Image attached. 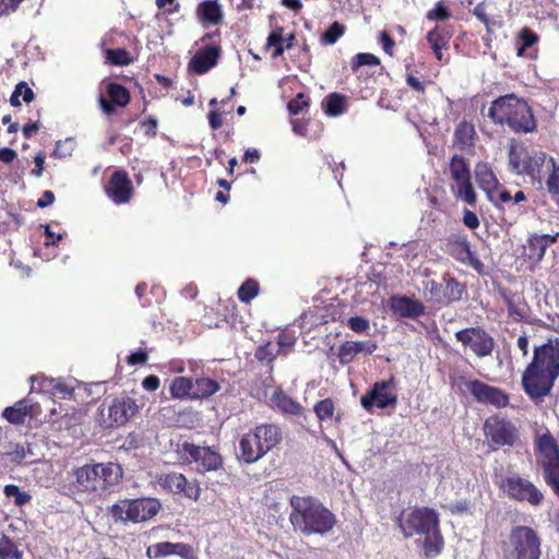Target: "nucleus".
Here are the masks:
<instances>
[{
    "label": "nucleus",
    "mask_w": 559,
    "mask_h": 559,
    "mask_svg": "<svg viewBox=\"0 0 559 559\" xmlns=\"http://www.w3.org/2000/svg\"><path fill=\"white\" fill-rule=\"evenodd\" d=\"M72 479L63 486V493L76 501H94L109 493L120 481L122 468L119 464H85L75 468Z\"/></svg>",
    "instance_id": "1"
},
{
    "label": "nucleus",
    "mask_w": 559,
    "mask_h": 559,
    "mask_svg": "<svg viewBox=\"0 0 559 559\" xmlns=\"http://www.w3.org/2000/svg\"><path fill=\"white\" fill-rule=\"evenodd\" d=\"M559 377V340L534 348L532 361L522 376V386L528 397L538 403L550 394Z\"/></svg>",
    "instance_id": "2"
},
{
    "label": "nucleus",
    "mask_w": 559,
    "mask_h": 559,
    "mask_svg": "<svg viewBox=\"0 0 559 559\" xmlns=\"http://www.w3.org/2000/svg\"><path fill=\"white\" fill-rule=\"evenodd\" d=\"M290 508L289 521L292 525L305 535H324L336 523L335 515L313 497L293 496Z\"/></svg>",
    "instance_id": "3"
},
{
    "label": "nucleus",
    "mask_w": 559,
    "mask_h": 559,
    "mask_svg": "<svg viewBox=\"0 0 559 559\" xmlns=\"http://www.w3.org/2000/svg\"><path fill=\"white\" fill-rule=\"evenodd\" d=\"M488 117L495 123L506 124L516 133H528L536 129V120L531 107L514 94L495 99L488 109Z\"/></svg>",
    "instance_id": "4"
},
{
    "label": "nucleus",
    "mask_w": 559,
    "mask_h": 559,
    "mask_svg": "<svg viewBox=\"0 0 559 559\" xmlns=\"http://www.w3.org/2000/svg\"><path fill=\"white\" fill-rule=\"evenodd\" d=\"M282 441V430L275 424H262L243 433L238 442L237 457L246 464H253Z\"/></svg>",
    "instance_id": "5"
},
{
    "label": "nucleus",
    "mask_w": 559,
    "mask_h": 559,
    "mask_svg": "<svg viewBox=\"0 0 559 559\" xmlns=\"http://www.w3.org/2000/svg\"><path fill=\"white\" fill-rule=\"evenodd\" d=\"M501 549L506 559H540L542 539L531 526L514 525Z\"/></svg>",
    "instance_id": "6"
},
{
    "label": "nucleus",
    "mask_w": 559,
    "mask_h": 559,
    "mask_svg": "<svg viewBox=\"0 0 559 559\" xmlns=\"http://www.w3.org/2000/svg\"><path fill=\"white\" fill-rule=\"evenodd\" d=\"M554 158L540 151L528 152L511 147L509 152V166L518 175H526L532 180L540 181L554 168Z\"/></svg>",
    "instance_id": "7"
},
{
    "label": "nucleus",
    "mask_w": 559,
    "mask_h": 559,
    "mask_svg": "<svg viewBox=\"0 0 559 559\" xmlns=\"http://www.w3.org/2000/svg\"><path fill=\"white\" fill-rule=\"evenodd\" d=\"M162 509L156 498L122 499L111 507V516L115 522L142 523L153 519Z\"/></svg>",
    "instance_id": "8"
},
{
    "label": "nucleus",
    "mask_w": 559,
    "mask_h": 559,
    "mask_svg": "<svg viewBox=\"0 0 559 559\" xmlns=\"http://www.w3.org/2000/svg\"><path fill=\"white\" fill-rule=\"evenodd\" d=\"M537 461L544 469L546 483L559 495V448L549 431L537 436Z\"/></svg>",
    "instance_id": "9"
},
{
    "label": "nucleus",
    "mask_w": 559,
    "mask_h": 559,
    "mask_svg": "<svg viewBox=\"0 0 559 559\" xmlns=\"http://www.w3.org/2000/svg\"><path fill=\"white\" fill-rule=\"evenodd\" d=\"M403 535L409 538L414 535H429L439 526V515L430 508H415L403 512L397 519Z\"/></svg>",
    "instance_id": "10"
},
{
    "label": "nucleus",
    "mask_w": 559,
    "mask_h": 559,
    "mask_svg": "<svg viewBox=\"0 0 559 559\" xmlns=\"http://www.w3.org/2000/svg\"><path fill=\"white\" fill-rule=\"evenodd\" d=\"M180 460L185 463H195L199 471H216L222 466L221 455L209 447H199L183 442L177 450Z\"/></svg>",
    "instance_id": "11"
},
{
    "label": "nucleus",
    "mask_w": 559,
    "mask_h": 559,
    "mask_svg": "<svg viewBox=\"0 0 559 559\" xmlns=\"http://www.w3.org/2000/svg\"><path fill=\"white\" fill-rule=\"evenodd\" d=\"M501 489L510 499L516 501H526L531 506H539L544 499L540 490L528 479L519 475H512L504 478L501 483Z\"/></svg>",
    "instance_id": "12"
},
{
    "label": "nucleus",
    "mask_w": 559,
    "mask_h": 559,
    "mask_svg": "<svg viewBox=\"0 0 559 559\" xmlns=\"http://www.w3.org/2000/svg\"><path fill=\"white\" fill-rule=\"evenodd\" d=\"M455 337L478 358L490 356L495 348L493 337L479 326L460 330L455 333Z\"/></svg>",
    "instance_id": "13"
},
{
    "label": "nucleus",
    "mask_w": 559,
    "mask_h": 559,
    "mask_svg": "<svg viewBox=\"0 0 559 559\" xmlns=\"http://www.w3.org/2000/svg\"><path fill=\"white\" fill-rule=\"evenodd\" d=\"M396 402L397 396L393 378L376 382L371 390L360 399L361 406L367 411H370L373 406L378 408L394 406Z\"/></svg>",
    "instance_id": "14"
},
{
    "label": "nucleus",
    "mask_w": 559,
    "mask_h": 559,
    "mask_svg": "<svg viewBox=\"0 0 559 559\" xmlns=\"http://www.w3.org/2000/svg\"><path fill=\"white\" fill-rule=\"evenodd\" d=\"M468 392L479 403L503 407L509 403L508 395L496 386L488 385L479 380H465L462 378Z\"/></svg>",
    "instance_id": "15"
},
{
    "label": "nucleus",
    "mask_w": 559,
    "mask_h": 559,
    "mask_svg": "<svg viewBox=\"0 0 559 559\" xmlns=\"http://www.w3.org/2000/svg\"><path fill=\"white\" fill-rule=\"evenodd\" d=\"M484 430L486 437L493 443V450L502 445H513L518 438L515 427L512 424L497 418L487 419Z\"/></svg>",
    "instance_id": "16"
},
{
    "label": "nucleus",
    "mask_w": 559,
    "mask_h": 559,
    "mask_svg": "<svg viewBox=\"0 0 559 559\" xmlns=\"http://www.w3.org/2000/svg\"><path fill=\"white\" fill-rule=\"evenodd\" d=\"M136 411L138 405L135 401L129 396H124L115 399L107 408L103 407L100 415L105 417L107 414L108 419L104 421L108 427L122 426Z\"/></svg>",
    "instance_id": "17"
},
{
    "label": "nucleus",
    "mask_w": 559,
    "mask_h": 559,
    "mask_svg": "<svg viewBox=\"0 0 559 559\" xmlns=\"http://www.w3.org/2000/svg\"><path fill=\"white\" fill-rule=\"evenodd\" d=\"M158 485L171 493H183L187 498L197 500L200 496V487L195 480H188L180 473L164 474L158 477Z\"/></svg>",
    "instance_id": "18"
},
{
    "label": "nucleus",
    "mask_w": 559,
    "mask_h": 559,
    "mask_svg": "<svg viewBox=\"0 0 559 559\" xmlns=\"http://www.w3.org/2000/svg\"><path fill=\"white\" fill-rule=\"evenodd\" d=\"M448 252L457 261L473 266L480 272L483 263L471 251L469 242L466 236L452 235L447 243Z\"/></svg>",
    "instance_id": "19"
},
{
    "label": "nucleus",
    "mask_w": 559,
    "mask_h": 559,
    "mask_svg": "<svg viewBox=\"0 0 559 559\" xmlns=\"http://www.w3.org/2000/svg\"><path fill=\"white\" fill-rule=\"evenodd\" d=\"M107 195L116 203H127L132 193V183L126 171H115L106 187Z\"/></svg>",
    "instance_id": "20"
},
{
    "label": "nucleus",
    "mask_w": 559,
    "mask_h": 559,
    "mask_svg": "<svg viewBox=\"0 0 559 559\" xmlns=\"http://www.w3.org/2000/svg\"><path fill=\"white\" fill-rule=\"evenodd\" d=\"M392 311L402 317L415 319L425 313V306L416 300L406 296H395L391 298Z\"/></svg>",
    "instance_id": "21"
},
{
    "label": "nucleus",
    "mask_w": 559,
    "mask_h": 559,
    "mask_svg": "<svg viewBox=\"0 0 559 559\" xmlns=\"http://www.w3.org/2000/svg\"><path fill=\"white\" fill-rule=\"evenodd\" d=\"M378 348L372 341L367 342H345L338 347L337 357L342 365H348L354 360L356 355L364 353L371 355Z\"/></svg>",
    "instance_id": "22"
},
{
    "label": "nucleus",
    "mask_w": 559,
    "mask_h": 559,
    "mask_svg": "<svg viewBox=\"0 0 559 559\" xmlns=\"http://www.w3.org/2000/svg\"><path fill=\"white\" fill-rule=\"evenodd\" d=\"M219 48L206 46L199 50L190 60L189 67L198 74H204L217 63Z\"/></svg>",
    "instance_id": "23"
},
{
    "label": "nucleus",
    "mask_w": 559,
    "mask_h": 559,
    "mask_svg": "<svg viewBox=\"0 0 559 559\" xmlns=\"http://www.w3.org/2000/svg\"><path fill=\"white\" fill-rule=\"evenodd\" d=\"M559 238V233L556 235H538L533 234L527 238L526 250L527 255L532 260L540 261L549 246L555 243Z\"/></svg>",
    "instance_id": "24"
},
{
    "label": "nucleus",
    "mask_w": 559,
    "mask_h": 559,
    "mask_svg": "<svg viewBox=\"0 0 559 559\" xmlns=\"http://www.w3.org/2000/svg\"><path fill=\"white\" fill-rule=\"evenodd\" d=\"M475 177L488 199L495 202V193L499 182L490 166L486 163H478L475 167Z\"/></svg>",
    "instance_id": "25"
},
{
    "label": "nucleus",
    "mask_w": 559,
    "mask_h": 559,
    "mask_svg": "<svg viewBox=\"0 0 559 559\" xmlns=\"http://www.w3.org/2000/svg\"><path fill=\"white\" fill-rule=\"evenodd\" d=\"M190 552V547L182 543H170V542H163L153 544L147 547L146 555L150 558H162L167 557L170 555H178L182 558L188 557Z\"/></svg>",
    "instance_id": "26"
},
{
    "label": "nucleus",
    "mask_w": 559,
    "mask_h": 559,
    "mask_svg": "<svg viewBox=\"0 0 559 559\" xmlns=\"http://www.w3.org/2000/svg\"><path fill=\"white\" fill-rule=\"evenodd\" d=\"M270 400L273 407L283 414L294 416L302 415L304 407L281 389H276Z\"/></svg>",
    "instance_id": "27"
},
{
    "label": "nucleus",
    "mask_w": 559,
    "mask_h": 559,
    "mask_svg": "<svg viewBox=\"0 0 559 559\" xmlns=\"http://www.w3.org/2000/svg\"><path fill=\"white\" fill-rule=\"evenodd\" d=\"M33 406L34 404L29 399H23L16 402L13 406L4 408L2 416L11 424H23L28 414L33 415Z\"/></svg>",
    "instance_id": "28"
},
{
    "label": "nucleus",
    "mask_w": 559,
    "mask_h": 559,
    "mask_svg": "<svg viewBox=\"0 0 559 559\" xmlns=\"http://www.w3.org/2000/svg\"><path fill=\"white\" fill-rule=\"evenodd\" d=\"M199 19L203 23L217 25L223 20L222 8L217 0H205L198 7Z\"/></svg>",
    "instance_id": "29"
},
{
    "label": "nucleus",
    "mask_w": 559,
    "mask_h": 559,
    "mask_svg": "<svg viewBox=\"0 0 559 559\" xmlns=\"http://www.w3.org/2000/svg\"><path fill=\"white\" fill-rule=\"evenodd\" d=\"M219 390V384L210 378H198L193 381L192 399H204Z\"/></svg>",
    "instance_id": "30"
},
{
    "label": "nucleus",
    "mask_w": 559,
    "mask_h": 559,
    "mask_svg": "<svg viewBox=\"0 0 559 559\" xmlns=\"http://www.w3.org/2000/svg\"><path fill=\"white\" fill-rule=\"evenodd\" d=\"M443 304H451L462 299L464 286L453 277L443 278Z\"/></svg>",
    "instance_id": "31"
},
{
    "label": "nucleus",
    "mask_w": 559,
    "mask_h": 559,
    "mask_svg": "<svg viewBox=\"0 0 559 559\" xmlns=\"http://www.w3.org/2000/svg\"><path fill=\"white\" fill-rule=\"evenodd\" d=\"M449 169L454 182L471 178L468 162L460 155H454L452 157Z\"/></svg>",
    "instance_id": "32"
},
{
    "label": "nucleus",
    "mask_w": 559,
    "mask_h": 559,
    "mask_svg": "<svg viewBox=\"0 0 559 559\" xmlns=\"http://www.w3.org/2000/svg\"><path fill=\"white\" fill-rule=\"evenodd\" d=\"M475 128L472 123L461 122L454 132L455 142L462 148L469 147L474 144Z\"/></svg>",
    "instance_id": "33"
},
{
    "label": "nucleus",
    "mask_w": 559,
    "mask_h": 559,
    "mask_svg": "<svg viewBox=\"0 0 559 559\" xmlns=\"http://www.w3.org/2000/svg\"><path fill=\"white\" fill-rule=\"evenodd\" d=\"M193 380L186 377H178L173 380L170 385L171 396L175 399H192Z\"/></svg>",
    "instance_id": "34"
},
{
    "label": "nucleus",
    "mask_w": 559,
    "mask_h": 559,
    "mask_svg": "<svg viewBox=\"0 0 559 559\" xmlns=\"http://www.w3.org/2000/svg\"><path fill=\"white\" fill-rule=\"evenodd\" d=\"M424 549L427 557L439 555L443 548V538L440 534L439 526L429 535H425Z\"/></svg>",
    "instance_id": "35"
},
{
    "label": "nucleus",
    "mask_w": 559,
    "mask_h": 559,
    "mask_svg": "<svg viewBox=\"0 0 559 559\" xmlns=\"http://www.w3.org/2000/svg\"><path fill=\"white\" fill-rule=\"evenodd\" d=\"M108 95L116 106L124 107L130 102L129 91L119 83L110 82L107 85Z\"/></svg>",
    "instance_id": "36"
},
{
    "label": "nucleus",
    "mask_w": 559,
    "mask_h": 559,
    "mask_svg": "<svg viewBox=\"0 0 559 559\" xmlns=\"http://www.w3.org/2000/svg\"><path fill=\"white\" fill-rule=\"evenodd\" d=\"M454 194L457 199L463 200L468 205H474L476 202V194L471 182V178L455 182L453 187Z\"/></svg>",
    "instance_id": "37"
},
{
    "label": "nucleus",
    "mask_w": 559,
    "mask_h": 559,
    "mask_svg": "<svg viewBox=\"0 0 559 559\" xmlns=\"http://www.w3.org/2000/svg\"><path fill=\"white\" fill-rule=\"evenodd\" d=\"M345 97L337 93H332L323 102L324 111L328 116L336 117L344 112Z\"/></svg>",
    "instance_id": "38"
},
{
    "label": "nucleus",
    "mask_w": 559,
    "mask_h": 559,
    "mask_svg": "<svg viewBox=\"0 0 559 559\" xmlns=\"http://www.w3.org/2000/svg\"><path fill=\"white\" fill-rule=\"evenodd\" d=\"M23 552L7 535H0V559H22Z\"/></svg>",
    "instance_id": "39"
},
{
    "label": "nucleus",
    "mask_w": 559,
    "mask_h": 559,
    "mask_svg": "<svg viewBox=\"0 0 559 559\" xmlns=\"http://www.w3.org/2000/svg\"><path fill=\"white\" fill-rule=\"evenodd\" d=\"M451 34L445 26L437 25L427 34V40L431 47L448 46Z\"/></svg>",
    "instance_id": "40"
},
{
    "label": "nucleus",
    "mask_w": 559,
    "mask_h": 559,
    "mask_svg": "<svg viewBox=\"0 0 559 559\" xmlns=\"http://www.w3.org/2000/svg\"><path fill=\"white\" fill-rule=\"evenodd\" d=\"M3 493L7 498H13L14 504L17 507L25 506L32 499V496L28 492L22 491L16 485L13 484L5 485L3 488Z\"/></svg>",
    "instance_id": "41"
},
{
    "label": "nucleus",
    "mask_w": 559,
    "mask_h": 559,
    "mask_svg": "<svg viewBox=\"0 0 559 559\" xmlns=\"http://www.w3.org/2000/svg\"><path fill=\"white\" fill-rule=\"evenodd\" d=\"M519 46H518V56L522 57L525 55V50L530 47H532L534 44L537 43L538 36L530 28H523L519 33Z\"/></svg>",
    "instance_id": "42"
},
{
    "label": "nucleus",
    "mask_w": 559,
    "mask_h": 559,
    "mask_svg": "<svg viewBox=\"0 0 559 559\" xmlns=\"http://www.w3.org/2000/svg\"><path fill=\"white\" fill-rule=\"evenodd\" d=\"M334 403L331 399L321 400L313 407L320 421L331 420L334 416Z\"/></svg>",
    "instance_id": "43"
},
{
    "label": "nucleus",
    "mask_w": 559,
    "mask_h": 559,
    "mask_svg": "<svg viewBox=\"0 0 559 559\" xmlns=\"http://www.w3.org/2000/svg\"><path fill=\"white\" fill-rule=\"evenodd\" d=\"M379 64H380V59L369 52H359V53L355 55L350 62V67L354 72H356L362 66L376 67Z\"/></svg>",
    "instance_id": "44"
},
{
    "label": "nucleus",
    "mask_w": 559,
    "mask_h": 559,
    "mask_svg": "<svg viewBox=\"0 0 559 559\" xmlns=\"http://www.w3.org/2000/svg\"><path fill=\"white\" fill-rule=\"evenodd\" d=\"M75 150V141L73 138H67L56 142V147L52 152V156L56 158L70 157Z\"/></svg>",
    "instance_id": "45"
},
{
    "label": "nucleus",
    "mask_w": 559,
    "mask_h": 559,
    "mask_svg": "<svg viewBox=\"0 0 559 559\" xmlns=\"http://www.w3.org/2000/svg\"><path fill=\"white\" fill-rule=\"evenodd\" d=\"M345 33V27L338 22H334L322 34L321 41L325 45H334Z\"/></svg>",
    "instance_id": "46"
},
{
    "label": "nucleus",
    "mask_w": 559,
    "mask_h": 559,
    "mask_svg": "<svg viewBox=\"0 0 559 559\" xmlns=\"http://www.w3.org/2000/svg\"><path fill=\"white\" fill-rule=\"evenodd\" d=\"M258 283L252 280H248L240 286L238 297L241 301L249 302L258 295Z\"/></svg>",
    "instance_id": "47"
},
{
    "label": "nucleus",
    "mask_w": 559,
    "mask_h": 559,
    "mask_svg": "<svg viewBox=\"0 0 559 559\" xmlns=\"http://www.w3.org/2000/svg\"><path fill=\"white\" fill-rule=\"evenodd\" d=\"M51 386L56 392L62 394V396L71 395L74 391V388L72 385H69L61 380H53V379H43L40 383V389L49 388Z\"/></svg>",
    "instance_id": "48"
},
{
    "label": "nucleus",
    "mask_w": 559,
    "mask_h": 559,
    "mask_svg": "<svg viewBox=\"0 0 559 559\" xmlns=\"http://www.w3.org/2000/svg\"><path fill=\"white\" fill-rule=\"evenodd\" d=\"M346 325L355 333L362 334L370 331V322L368 319L359 316L350 317L346 321Z\"/></svg>",
    "instance_id": "49"
},
{
    "label": "nucleus",
    "mask_w": 559,
    "mask_h": 559,
    "mask_svg": "<svg viewBox=\"0 0 559 559\" xmlns=\"http://www.w3.org/2000/svg\"><path fill=\"white\" fill-rule=\"evenodd\" d=\"M107 59L116 66H127L131 62L129 53L124 49H110L107 51Z\"/></svg>",
    "instance_id": "50"
},
{
    "label": "nucleus",
    "mask_w": 559,
    "mask_h": 559,
    "mask_svg": "<svg viewBox=\"0 0 559 559\" xmlns=\"http://www.w3.org/2000/svg\"><path fill=\"white\" fill-rule=\"evenodd\" d=\"M451 16L449 9L442 3L438 2L432 10L427 12L426 17L430 21H445Z\"/></svg>",
    "instance_id": "51"
},
{
    "label": "nucleus",
    "mask_w": 559,
    "mask_h": 559,
    "mask_svg": "<svg viewBox=\"0 0 559 559\" xmlns=\"http://www.w3.org/2000/svg\"><path fill=\"white\" fill-rule=\"evenodd\" d=\"M307 106H308V98L302 93H299L295 98L289 100L287 108L292 115H298Z\"/></svg>",
    "instance_id": "52"
},
{
    "label": "nucleus",
    "mask_w": 559,
    "mask_h": 559,
    "mask_svg": "<svg viewBox=\"0 0 559 559\" xmlns=\"http://www.w3.org/2000/svg\"><path fill=\"white\" fill-rule=\"evenodd\" d=\"M425 289L429 290L431 298L435 299L437 302L443 304V284L437 283L436 281H428L425 284Z\"/></svg>",
    "instance_id": "53"
},
{
    "label": "nucleus",
    "mask_w": 559,
    "mask_h": 559,
    "mask_svg": "<svg viewBox=\"0 0 559 559\" xmlns=\"http://www.w3.org/2000/svg\"><path fill=\"white\" fill-rule=\"evenodd\" d=\"M29 453V448H25V445L17 443L13 447L12 451L7 452V455L11 457L12 462L21 463Z\"/></svg>",
    "instance_id": "54"
},
{
    "label": "nucleus",
    "mask_w": 559,
    "mask_h": 559,
    "mask_svg": "<svg viewBox=\"0 0 559 559\" xmlns=\"http://www.w3.org/2000/svg\"><path fill=\"white\" fill-rule=\"evenodd\" d=\"M551 174L547 180V188L550 193L559 195V166L554 162V168L550 169Z\"/></svg>",
    "instance_id": "55"
},
{
    "label": "nucleus",
    "mask_w": 559,
    "mask_h": 559,
    "mask_svg": "<svg viewBox=\"0 0 559 559\" xmlns=\"http://www.w3.org/2000/svg\"><path fill=\"white\" fill-rule=\"evenodd\" d=\"M445 508L453 514H463L468 513L471 510V503L468 500L463 499L450 504H447Z\"/></svg>",
    "instance_id": "56"
},
{
    "label": "nucleus",
    "mask_w": 559,
    "mask_h": 559,
    "mask_svg": "<svg viewBox=\"0 0 559 559\" xmlns=\"http://www.w3.org/2000/svg\"><path fill=\"white\" fill-rule=\"evenodd\" d=\"M14 90L25 103H31L35 97L33 90L27 85L26 82L17 83Z\"/></svg>",
    "instance_id": "57"
},
{
    "label": "nucleus",
    "mask_w": 559,
    "mask_h": 559,
    "mask_svg": "<svg viewBox=\"0 0 559 559\" xmlns=\"http://www.w3.org/2000/svg\"><path fill=\"white\" fill-rule=\"evenodd\" d=\"M22 1L23 0H1L0 16L9 15L10 13L14 12Z\"/></svg>",
    "instance_id": "58"
},
{
    "label": "nucleus",
    "mask_w": 559,
    "mask_h": 559,
    "mask_svg": "<svg viewBox=\"0 0 559 559\" xmlns=\"http://www.w3.org/2000/svg\"><path fill=\"white\" fill-rule=\"evenodd\" d=\"M463 223L469 229H476L479 226V219H478L477 215L469 210H464Z\"/></svg>",
    "instance_id": "59"
},
{
    "label": "nucleus",
    "mask_w": 559,
    "mask_h": 559,
    "mask_svg": "<svg viewBox=\"0 0 559 559\" xmlns=\"http://www.w3.org/2000/svg\"><path fill=\"white\" fill-rule=\"evenodd\" d=\"M159 378L155 374H151V376H147L143 379L142 381V386L150 391V392H153V391H156L159 386Z\"/></svg>",
    "instance_id": "60"
},
{
    "label": "nucleus",
    "mask_w": 559,
    "mask_h": 559,
    "mask_svg": "<svg viewBox=\"0 0 559 559\" xmlns=\"http://www.w3.org/2000/svg\"><path fill=\"white\" fill-rule=\"evenodd\" d=\"M45 158H46V156L43 152H39L35 156V158H34L35 168L32 170L33 176L40 177L43 175Z\"/></svg>",
    "instance_id": "61"
},
{
    "label": "nucleus",
    "mask_w": 559,
    "mask_h": 559,
    "mask_svg": "<svg viewBox=\"0 0 559 559\" xmlns=\"http://www.w3.org/2000/svg\"><path fill=\"white\" fill-rule=\"evenodd\" d=\"M284 43L283 28L277 27L267 37L266 45L269 47Z\"/></svg>",
    "instance_id": "62"
},
{
    "label": "nucleus",
    "mask_w": 559,
    "mask_h": 559,
    "mask_svg": "<svg viewBox=\"0 0 559 559\" xmlns=\"http://www.w3.org/2000/svg\"><path fill=\"white\" fill-rule=\"evenodd\" d=\"M147 361V354L143 350L132 353L128 357V364L130 365H143Z\"/></svg>",
    "instance_id": "63"
},
{
    "label": "nucleus",
    "mask_w": 559,
    "mask_h": 559,
    "mask_svg": "<svg viewBox=\"0 0 559 559\" xmlns=\"http://www.w3.org/2000/svg\"><path fill=\"white\" fill-rule=\"evenodd\" d=\"M17 156V153L9 147L0 148V160L4 164L12 163Z\"/></svg>",
    "instance_id": "64"
}]
</instances>
